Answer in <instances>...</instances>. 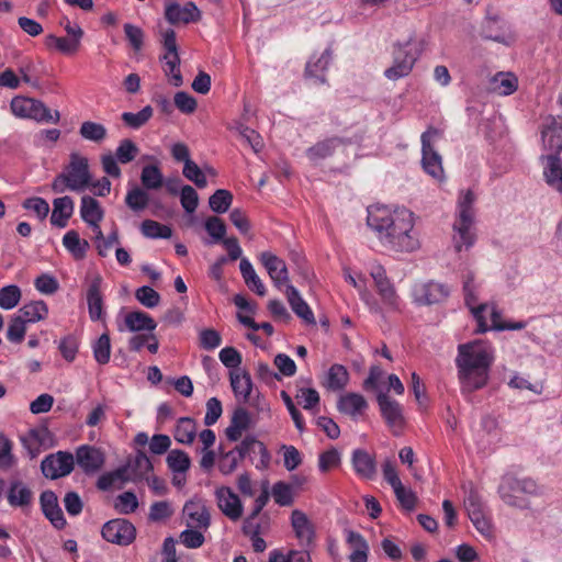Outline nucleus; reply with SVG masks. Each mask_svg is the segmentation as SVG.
<instances>
[{
  "mask_svg": "<svg viewBox=\"0 0 562 562\" xmlns=\"http://www.w3.org/2000/svg\"><path fill=\"white\" fill-rule=\"evenodd\" d=\"M367 224L391 251L413 252L420 246L414 213L406 207L370 206Z\"/></svg>",
  "mask_w": 562,
  "mask_h": 562,
  "instance_id": "nucleus-1",
  "label": "nucleus"
},
{
  "mask_svg": "<svg viewBox=\"0 0 562 562\" xmlns=\"http://www.w3.org/2000/svg\"><path fill=\"white\" fill-rule=\"evenodd\" d=\"M456 367L461 394L469 398L486 386L494 362V348L487 341L474 340L458 346Z\"/></svg>",
  "mask_w": 562,
  "mask_h": 562,
  "instance_id": "nucleus-2",
  "label": "nucleus"
},
{
  "mask_svg": "<svg viewBox=\"0 0 562 562\" xmlns=\"http://www.w3.org/2000/svg\"><path fill=\"white\" fill-rule=\"evenodd\" d=\"M475 195L472 190L461 192L457 202V214L453 222V243L458 252L471 248L475 240Z\"/></svg>",
  "mask_w": 562,
  "mask_h": 562,
  "instance_id": "nucleus-3",
  "label": "nucleus"
},
{
  "mask_svg": "<svg viewBox=\"0 0 562 562\" xmlns=\"http://www.w3.org/2000/svg\"><path fill=\"white\" fill-rule=\"evenodd\" d=\"M423 52L424 41H418L413 36L404 43H395L392 50L393 64L384 70V76L389 80L407 77Z\"/></svg>",
  "mask_w": 562,
  "mask_h": 562,
  "instance_id": "nucleus-4",
  "label": "nucleus"
},
{
  "mask_svg": "<svg viewBox=\"0 0 562 562\" xmlns=\"http://www.w3.org/2000/svg\"><path fill=\"white\" fill-rule=\"evenodd\" d=\"M91 175L86 157L71 154L69 165L65 171L55 177L52 190L55 193H64L66 190L81 192L90 187Z\"/></svg>",
  "mask_w": 562,
  "mask_h": 562,
  "instance_id": "nucleus-5",
  "label": "nucleus"
},
{
  "mask_svg": "<svg viewBox=\"0 0 562 562\" xmlns=\"http://www.w3.org/2000/svg\"><path fill=\"white\" fill-rule=\"evenodd\" d=\"M538 493L539 487L536 481L509 473L503 475L498 486V494L503 502L517 508H527L529 502L526 496H536Z\"/></svg>",
  "mask_w": 562,
  "mask_h": 562,
  "instance_id": "nucleus-6",
  "label": "nucleus"
},
{
  "mask_svg": "<svg viewBox=\"0 0 562 562\" xmlns=\"http://www.w3.org/2000/svg\"><path fill=\"white\" fill-rule=\"evenodd\" d=\"M10 109L14 116L34 120L38 123L57 124L60 120V113L57 110L53 112L42 101L29 97H14L11 100Z\"/></svg>",
  "mask_w": 562,
  "mask_h": 562,
  "instance_id": "nucleus-7",
  "label": "nucleus"
},
{
  "mask_svg": "<svg viewBox=\"0 0 562 562\" xmlns=\"http://www.w3.org/2000/svg\"><path fill=\"white\" fill-rule=\"evenodd\" d=\"M440 136L441 132L432 126L428 127L420 136L423 168L436 179H441L443 175L441 156L434 148L435 140Z\"/></svg>",
  "mask_w": 562,
  "mask_h": 562,
  "instance_id": "nucleus-8",
  "label": "nucleus"
},
{
  "mask_svg": "<svg viewBox=\"0 0 562 562\" xmlns=\"http://www.w3.org/2000/svg\"><path fill=\"white\" fill-rule=\"evenodd\" d=\"M102 538L113 544L127 547L136 539V528L127 519L115 518L106 521L101 529Z\"/></svg>",
  "mask_w": 562,
  "mask_h": 562,
  "instance_id": "nucleus-9",
  "label": "nucleus"
},
{
  "mask_svg": "<svg viewBox=\"0 0 562 562\" xmlns=\"http://www.w3.org/2000/svg\"><path fill=\"white\" fill-rule=\"evenodd\" d=\"M381 416L394 436H400L405 427L403 405L391 398L387 394L380 392L376 395Z\"/></svg>",
  "mask_w": 562,
  "mask_h": 562,
  "instance_id": "nucleus-10",
  "label": "nucleus"
},
{
  "mask_svg": "<svg viewBox=\"0 0 562 562\" xmlns=\"http://www.w3.org/2000/svg\"><path fill=\"white\" fill-rule=\"evenodd\" d=\"M75 467V457L68 451H57L46 456L41 469L45 477L56 480L70 474Z\"/></svg>",
  "mask_w": 562,
  "mask_h": 562,
  "instance_id": "nucleus-11",
  "label": "nucleus"
},
{
  "mask_svg": "<svg viewBox=\"0 0 562 562\" xmlns=\"http://www.w3.org/2000/svg\"><path fill=\"white\" fill-rule=\"evenodd\" d=\"M474 277L472 273H468L463 281V294H464V303L470 308L471 314L476 321L477 327L476 333L483 334L488 330V324L485 318V312L487 311L490 304L483 303L477 304V295L476 288L474 285Z\"/></svg>",
  "mask_w": 562,
  "mask_h": 562,
  "instance_id": "nucleus-12",
  "label": "nucleus"
},
{
  "mask_svg": "<svg viewBox=\"0 0 562 562\" xmlns=\"http://www.w3.org/2000/svg\"><path fill=\"white\" fill-rule=\"evenodd\" d=\"M482 33L485 38L504 45H510L515 41L509 23L497 13H487Z\"/></svg>",
  "mask_w": 562,
  "mask_h": 562,
  "instance_id": "nucleus-13",
  "label": "nucleus"
},
{
  "mask_svg": "<svg viewBox=\"0 0 562 562\" xmlns=\"http://www.w3.org/2000/svg\"><path fill=\"white\" fill-rule=\"evenodd\" d=\"M370 274L383 304L390 308L396 310L398 307V296L386 276L385 269L380 265H375L371 268Z\"/></svg>",
  "mask_w": 562,
  "mask_h": 562,
  "instance_id": "nucleus-14",
  "label": "nucleus"
},
{
  "mask_svg": "<svg viewBox=\"0 0 562 562\" xmlns=\"http://www.w3.org/2000/svg\"><path fill=\"white\" fill-rule=\"evenodd\" d=\"M165 19L172 25L179 23L189 24L200 21L201 11L192 1L187 2L182 7L179 3L170 2L166 4Z\"/></svg>",
  "mask_w": 562,
  "mask_h": 562,
  "instance_id": "nucleus-15",
  "label": "nucleus"
},
{
  "mask_svg": "<svg viewBox=\"0 0 562 562\" xmlns=\"http://www.w3.org/2000/svg\"><path fill=\"white\" fill-rule=\"evenodd\" d=\"M75 461L86 474H93L102 469L105 457L100 449L82 445L76 450Z\"/></svg>",
  "mask_w": 562,
  "mask_h": 562,
  "instance_id": "nucleus-16",
  "label": "nucleus"
},
{
  "mask_svg": "<svg viewBox=\"0 0 562 562\" xmlns=\"http://www.w3.org/2000/svg\"><path fill=\"white\" fill-rule=\"evenodd\" d=\"M259 261L278 289L289 284V271L283 259L270 251H263L259 255Z\"/></svg>",
  "mask_w": 562,
  "mask_h": 562,
  "instance_id": "nucleus-17",
  "label": "nucleus"
},
{
  "mask_svg": "<svg viewBox=\"0 0 562 562\" xmlns=\"http://www.w3.org/2000/svg\"><path fill=\"white\" fill-rule=\"evenodd\" d=\"M450 294L447 285L434 281L419 284L414 290L416 302L431 305L443 302Z\"/></svg>",
  "mask_w": 562,
  "mask_h": 562,
  "instance_id": "nucleus-18",
  "label": "nucleus"
},
{
  "mask_svg": "<svg viewBox=\"0 0 562 562\" xmlns=\"http://www.w3.org/2000/svg\"><path fill=\"white\" fill-rule=\"evenodd\" d=\"M217 505L222 513L231 520L236 521L243 515V504L232 488L222 486L215 492Z\"/></svg>",
  "mask_w": 562,
  "mask_h": 562,
  "instance_id": "nucleus-19",
  "label": "nucleus"
},
{
  "mask_svg": "<svg viewBox=\"0 0 562 562\" xmlns=\"http://www.w3.org/2000/svg\"><path fill=\"white\" fill-rule=\"evenodd\" d=\"M41 508L44 516L52 522L56 529H64L67 521L64 513L58 505V499L53 491H44L40 496Z\"/></svg>",
  "mask_w": 562,
  "mask_h": 562,
  "instance_id": "nucleus-20",
  "label": "nucleus"
},
{
  "mask_svg": "<svg viewBox=\"0 0 562 562\" xmlns=\"http://www.w3.org/2000/svg\"><path fill=\"white\" fill-rule=\"evenodd\" d=\"M235 449L243 459L250 457L252 453H258L260 456V460L256 464L257 469L263 470L270 465L271 456L267 447L263 445V442L257 440L254 437H245L241 442L235 447Z\"/></svg>",
  "mask_w": 562,
  "mask_h": 562,
  "instance_id": "nucleus-21",
  "label": "nucleus"
},
{
  "mask_svg": "<svg viewBox=\"0 0 562 562\" xmlns=\"http://www.w3.org/2000/svg\"><path fill=\"white\" fill-rule=\"evenodd\" d=\"M543 146L552 151L551 155H560L562 151V124L554 117L548 116L541 128Z\"/></svg>",
  "mask_w": 562,
  "mask_h": 562,
  "instance_id": "nucleus-22",
  "label": "nucleus"
},
{
  "mask_svg": "<svg viewBox=\"0 0 562 562\" xmlns=\"http://www.w3.org/2000/svg\"><path fill=\"white\" fill-rule=\"evenodd\" d=\"M355 473L363 480H373L376 475V461L373 454L363 449H355L351 453Z\"/></svg>",
  "mask_w": 562,
  "mask_h": 562,
  "instance_id": "nucleus-23",
  "label": "nucleus"
},
{
  "mask_svg": "<svg viewBox=\"0 0 562 562\" xmlns=\"http://www.w3.org/2000/svg\"><path fill=\"white\" fill-rule=\"evenodd\" d=\"M102 278L95 276L89 283L87 289V304L90 319L92 322L103 318V295L101 293Z\"/></svg>",
  "mask_w": 562,
  "mask_h": 562,
  "instance_id": "nucleus-24",
  "label": "nucleus"
},
{
  "mask_svg": "<svg viewBox=\"0 0 562 562\" xmlns=\"http://www.w3.org/2000/svg\"><path fill=\"white\" fill-rule=\"evenodd\" d=\"M292 528L301 546L310 548L314 543L315 530L307 516L301 510H293L291 515Z\"/></svg>",
  "mask_w": 562,
  "mask_h": 562,
  "instance_id": "nucleus-25",
  "label": "nucleus"
},
{
  "mask_svg": "<svg viewBox=\"0 0 562 562\" xmlns=\"http://www.w3.org/2000/svg\"><path fill=\"white\" fill-rule=\"evenodd\" d=\"M543 177L547 184L559 193H562V161L559 155L542 157Z\"/></svg>",
  "mask_w": 562,
  "mask_h": 562,
  "instance_id": "nucleus-26",
  "label": "nucleus"
},
{
  "mask_svg": "<svg viewBox=\"0 0 562 562\" xmlns=\"http://www.w3.org/2000/svg\"><path fill=\"white\" fill-rule=\"evenodd\" d=\"M7 501L12 507L24 508L32 504L33 492L23 481L14 479L7 490Z\"/></svg>",
  "mask_w": 562,
  "mask_h": 562,
  "instance_id": "nucleus-27",
  "label": "nucleus"
},
{
  "mask_svg": "<svg viewBox=\"0 0 562 562\" xmlns=\"http://www.w3.org/2000/svg\"><path fill=\"white\" fill-rule=\"evenodd\" d=\"M74 206V201L68 195L55 199L53 201L50 224L58 228L66 227L68 225L69 218L72 216Z\"/></svg>",
  "mask_w": 562,
  "mask_h": 562,
  "instance_id": "nucleus-28",
  "label": "nucleus"
},
{
  "mask_svg": "<svg viewBox=\"0 0 562 562\" xmlns=\"http://www.w3.org/2000/svg\"><path fill=\"white\" fill-rule=\"evenodd\" d=\"M346 543L351 553L349 562H367L369 555V544L364 537L355 530H346Z\"/></svg>",
  "mask_w": 562,
  "mask_h": 562,
  "instance_id": "nucleus-29",
  "label": "nucleus"
},
{
  "mask_svg": "<svg viewBox=\"0 0 562 562\" xmlns=\"http://www.w3.org/2000/svg\"><path fill=\"white\" fill-rule=\"evenodd\" d=\"M288 302L292 311L307 324H315V316L310 305L303 300L300 292L292 284L286 285Z\"/></svg>",
  "mask_w": 562,
  "mask_h": 562,
  "instance_id": "nucleus-30",
  "label": "nucleus"
},
{
  "mask_svg": "<svg viewBox=\"0 0 562 562\" xmlns=\"http://www.w3.org/2000/svg\"><path fill=\"white\" fill-rule=\"evenodd\" d=\"M250 426V415L243 408L238 407L235 409L229 426L225 430V435L229 441H238L243 432L246 431Z\"/></svg>",
  "mask_w": 562,
  "mask_h": 562,
  "instance_id": "nucleus-31",
  "label": "nucleus"
},
{
  "mask_svg": "<svg viewBox=\"0 0 562 562\" xmlns=\"http://www.w3.org/2000/svg\"><path fill=\"white\" fill-rule=\"evenodd\" d=\"M124 327L130 331H154L157 327L156 321L143 311L128 312L124 317Z\"/></svg>",
  "mask_w": 562,
  "mask_h": 562,
  "instance_id": "nucleus-32",
  "label": "nucleus"
},
{
  "mask_svg": "<svg viewBox=\"0 0 562 562\" xmlns=\"http://www.w3.org/2000/svg\"><path fill=\"white\" fill-rule=\"evenodd\" d=\"M337 408L342 414L356 417L368 408V403L361 394L347 393L340 396Z\"/></svg>",
  "mask_w": 562,
  "mask_h": 562,
  "instance_id": "nucleus-33",
  "label": "nucleus"
},
{
  "mask_svg": "<svg viewBox=\"0 0 562 562\" xmlns=\"http://www.w3.org/2000/svg\"><path fill=\"white\" fill-rule=\"evenodd\" d=\"M341 144L342 139L337 136L323 139L307 148L306 156L311 161L316 162L330 157L335 153L336 148Z\"/></svg>",
  "mask_w": 562,
  "mask_h": 562,
  "instance_id": "nucleus-34",
  "label": "nucleus"
},
{
  "mask_svg": "<svg viewBox=\"0 0 562 562\" xmlns=\"http://www.w3.org/2000/svg\"><path fill=\"white\" fill-rule=\"evenodd\" d=\"M333 52L326 48L319 57L314 60V57L306 64L305 76L316 79L319 83H325V71L327 70L331 60Z\"/></svg>",
  "mask_w": 562,
  "mask_h": 562,
  "instance_id": "nucleus-35",
  "label": "nucleus"
},
{
  "mask_svg": "<svg viewBox=\"0 0 562 562\" xmlns=\"http://www.w3.org/2000/svg\"><path fill=\"white\" fill-rule=\"evenodd\" d=\"M80 215L88 225L98 227L103 218V211L94 198L85 195L81 198Z\"/></svg>",
  "mask_w": 562,
  "mask_h": 562,
  "instance_id": "nucleus-36",
  "label": "nucleus"
},
{
  "mask_svg": "<svg viewBox=\"0 0 562 562\" xmlns=\"http://www.w3.org/2000/svg\"><path fill=\"white\" fill-rule=\"evenodd\" d=\"M231 385L237 398H241L245 403L249 401L252 391V381L247 371L231 372Z\"/></svg>",
  "mask_w": 562,
  "mask_h": 562,
  "instance_id": "nucleus-37",
  "label": "nucleus"
},
{
  "mask_svg": "<svg viewBox=\"0 0 562 562\" xmlns=\"http://www.w3.org/2000/svg\"><path fill=\"white\" fill-rule=\"evenodd\" d=\"M491 90L499 95H510L518 88V79L512 72H497L491 79Z\"/></svg>",
  "mask_w": 562,
  "mask_h": 562,
  "instance_id": "nucleus-38",
  "label": "nucleus"
},
{
  "mask_svg": "<svg viewBox=\"0 0 562 562\" xmlns=\"http://www.w3.org/2000/svg\"><path fill=\"white\" fill-rule=\"evenodd\" d=\"M239 269L246 285L259 296H265L267 289L247 258L240 259Z\"/></svg>",
  "mask_w": 562,
  "mask_h": 562,
  "instance_id": "nucleus-39",
  "label": "nucleus"
},
{
  "mask_svg": "<svg viewBox=\"0 0 562 562\" xmlns=\"http://www.w3.org/2000/svg\"><path fill=\"white\" fill-rule=\"evenodd\" d=\"M196 423L191 417H180L177 420L173 438L182 445H191L196 437Z\"/></svg>",
  "mask_w": 562,
  "mask_h": 562,
  "instance_id": "nucleus-40",
  "label": "nucleus"
},
{
  "mask_svg": "<svg viewBox=\"0 0 562 562\" xmlns=\"http://www.w3.org/2000/svg\"><path fill=\"white\" fill-rule=\"evenodd\" d=\"M349 382V373L345 366L335 363L326 374L324 385L331 391H341Z\"/></svg>",
  "mask_w": 562,
  "mask_h": 562,
  "instance_id": "nucleus-41",
  "label": "nucleus"
},
{
  "mask_svg": "<svg viewBox=\"0 0 562 562\" xmlns=\"http://www.w3.org/2000/svg\"><path fill=\"white\" fill-rule=\"evenodd\" d=\"M63 245L77 260L83 259L89 248L88 241L81 239L78 232L74 229L64 235Z\"/></svg>",
  "mask_w": 562,
  "mask_h": 562,
  "instance_id": "nucleus-42",
  "label": "nucleus"
},
{
  "mask_svg": "<svg viewBox=\"0 0 562 562\" xmlns=\"http://www.w3.org/2000/svg\"><path fill=\"white\" fill-rule=\"evenodd\" d=\"M183 514L196 527L207 528L210 526V514L204 505L199 502L189 501L183 507Z\"/></svg>",
  "mask_w": 562,
  "mask_h": 562,
  "instance_id": "nucleus-43",
  "label": "nucleus"
},
{
  "mask_svg": "<svg viewBox=\"0 0 562 562\" xmlns=\"http://www.w3.org/2000/svg\"><path fill=\"white\" fill-rule=\"evenodd\" d=\"M18 315L26 323H35L47 317L48 307L44 301H35L23 305Z\"/></svg>",
  "mask_w": 562,
  "mask_h": 562,
  "instance_id": "nucleus-44",
  "label": "nucleus"
},
{
  "mask_svg": "<svg viewBox=\"0 0 562 562\" xmlns=\"http://www.w3.org/2000/svg\"><path fill=\"white\" fill-rule=\"evenodd\" d=\"M125 204L133 212H142L149 204V194L146 189L134 186L125 195Z\"/></svg>",
  "mask_w": 562,
  "mask_h": 562,
  "instance_id": "nucleus-45",
  "label": "nucleus"
},
{
  "mask_svg": "<svg viewBox=\"0 0 562 562\" xmlns=\"http://www.w3.org/2000/svg\"><path fill=\"white\" fill-rule=\"evenodd\" d=\"M162 70L168 77L169 82L173 87H180L183 85V78L180 71V57L179 55L161 56Z\"/></svg>",
  "mask_w": 562,
  "mask_h": 562,
  "instance_id": "nucleus-46",
  "label": "nucleus"
},
{
  "mask_svg": "<svg viewBox=\"0 0 562 562\" xmlns=\"http://www.w3.org/2000/svg\"><path fill=\"white\" fill-rule=\"evenodd\" d=\"M140 182L146 190H158L164 186V175L157 165H146L142 169Z\"/></svg>",
  "mask_w": 562,
  "mask_h": 562,
  "instance_id": "nucleus-47",
  "label": "nucleus"
},
{
  "mask_svg": "<svg viewBox=\"0 0 562 562\" xmlns=\"http://www.w3.org/2000/svg\"><path fill=\"white\" fill-rule=\"evenodd\" d=\"M79 134L86 140L100 144L106 138L108 131L101 123L85 121L80 125Z\"/></svg>",
  "mask_w": 562,
  "mask_h": 562,
  "instance_id": "nucleus-48",
  "label": "nucleus"
},
{
  "mask_svg": "<svg viewBox=\"0 0 562 562\" xmlns=\"http://www.w3.org/2000/svg\"><path fill=\"white\" fill-rule=\"evenodd\" d=\"M128 468L133 474V482L143 479L153 471V463L144 451H137L135 457L128 461Z\"/></svg>",
  "mask_w": 562,
  "mask_h": 562,
  "instance_id": "nucleus-49",
  "label": "nucleus"
},
{
  "mask_svg": "<svg viewBox=\"0 0 562 562\" xmlns=\"http://www.w3.org/2000/svg\"><path fill=\"white\" fill-rule=\"evenodd\" d=\"M140 232L145 237L151 239H168L172 235V229L168 225L161 224L154 220L143 221L140 224Z\"/></svg>",
  "mask_w": 562,
  "mask_h": 562,
  "instance_id": "nucleus-50",
  "label": "nucleus"
},
{
  "mask_svg": "<svg viewBox=\"0 0 562 562\" xmlns=\"http://www.w3.org/2000/svg\"><path fill=\"white\" fill-rule=\"evenodd\" d=\"M46 45L48 47H55L58 52L65 55H74L78 52L80 42L66 36L58 37L55 35H48L46 37Z\"/></svg>",
  "mask_w": 562,
  "mask_h": 562,
  "instance_id": "nucleus-51",
  "label": "nucleus"
},
{
  "mask_svg": "<svg viewBox=\"0 0 562 562\" xmlns=\"http://www.w3.org/2000/svg\"><path fill=\"white\" fill-rule=\"evenodd\" d=\"M153 113V108L146 105L137 113L124 112L121 119L128 127L138 130L151 119Z\"/></svg>",
  "mask_w": 562,
  "mask_h": 562,
  "instance_id": "nucleus-52",
  "label": "nucleus"
},
{
  "mask_svg": "<svg viewBox=\"0 0 562 562\" xmlns=\"http://www.w3.org/2000/svg\"><path fill=\"white\" fill-rule=\"evenodd\" d=\"M167 465L175 473H184L191 465V460L187 452L175 449L167 456Z\"/></svg>",
  "mask_w": 562,
  "mask_h": 562,
  "instance_id": "nucleus-53",
  "label": "nucleus"
},
{
  "mask_svg": "<svg viewBox=\"0 0 562 562\" xmlns=\"http://www.w3.org/2000/svg\"><path fill=\"white\" fill-rule=\"evenodd\" d=\"M93 357L99 364H106L111 357V340L108 333H103L92 345Z\"/></svg>",
  "mask_w": 562,
  "mask_h": 562,
  "instance_id": "nucleus-54",
  "label": "nucleus"
},
{
  "mask_svg": "<svg viewBox=\"0 0 562 562\" xmlns=\"http://www.w3.org/2000/svg\"><path fill=\"white\" fill-rule=\"evenodd\" d=\"M233 202V194L225 189L216 190L209 199L210 207L213 212L225 213Z\"/></svg>",
  "mask_w": 562,
  "mask_h": 562,
  "instance_id": "nucleus-55",
  "label": "nucleus"
},
{
  "mask_svg": "<svg viewBox=\"0 0 562 562\" xmlns=\"http://www.w3.org/2000/svg\"><path fill=\"white\" fill-rule=\"evenodd\" d=\"M21 300V290L18 285L11 284L0 289V307L3 310L14 308Z\"/></svg>",
  "mask_w": 562,
  "mask_h": 562,
  "instance_id": "nucleus-56",
  "label": "nucleus"
},
{
  "mask_svg": "<svg viewBox=\"0 0 562 562\" xmlns=\"http://www.w3.org/2000/svg\"><path fill=\"white\" fill-rule=\"evenodd\" d=\"M243 460L240 454L236 451V449H232L228 452L222 453L220 456L217 467L222 474L228 475L232 474L238 467V463Z\"/></svg>",
  "mask_w": 562,
  "mask_h": 562,
  "instance_id": "nucleus-57",
  "label": "nucleus"
},
{
  "mask_svg": "<svg viewBox=\"0 0 562 562\" xmlns=\"http://www.w3.org/2000/svg\"><path fill=\"white\" fill-rule=\"evenodd\" d=\"M272 497L280 506H290L293 504L292 486L283 481H279L272 486Z\"/></svg>",
  "mask_w": 562,
  "mask_h": 562,
  "instance_id": "nucleus-58",
  "label": "nucleus"
},
{
  "mask_svg": "<svg viewBox=\"0 0 562 562\" xmlns=\"http://www.w3.org/2000/svg\"><path fill=\"white\" fill-rule=\"evenodd\" d=\"M138 151L139 149L136 144L128 138H125L120 142L115 150V157L119 162L128 164L136 158Z\"/></svg>",
  "mask_w": 562,
  "mask_h": 562,
  "instance_id": "nucleus-59",
  "label": "nucleus"
},
{
  "mask_svg": "<svg viewBox=\"0 0 562 562\" xmlns=\"http://www.w3.org/2000/svg\"><path fill=\"white\" fill-rule=\"evenodd\" d=\"M13 442L3 434H0V469L8 470L15 463L13 456Z\"/></svg>",
  "mask_w": 562,
  "mask_h": 562,
  "instance_id": "nucleus-60",
  "label": "nucleus"
},
{
  "mask_svg": "<svg viewBox=\"0 0 562 562\" xmlns=\"http://www.w3.org/2000/svg\"><path fill=\"white\" fill-rule=\"evenodd\" d=\"M138 507V501L135 493L127 491L120 494L115 499V509L123 515L134 513Z\"/></svg>",
  "mask_w": 562,
  "mask_h": 562,
  "instance_id": "nucleus-61",
  "label": "nucleus"
},
{
  "mask_svg": "<svg viewBox=\"0 0 562 562\" xmlns=\"http://www.w3.org/2000/svg\"><path fill=\"white\" fill-rule=\"evenodd\" d=\"M182 175L200 189H203L207 186V180L204 172L193 160L187 161V164L183 166Z\"/></svg>",
  "mask_w": 562,
  "mask_h": 562,
  "instance_id": "nucleus-62",
  "label": "nucleus"
},
{
  "mask_svg": "<svg viewBox=\"0 0 562 562\" xmlns=\"http://www.w3.org/2000/svg\"><path fill=\"white\" fill-rule=\"evenodd\" d=\"M25 324L26 322L20 315L12 317L7 330V339L14 344L22 342L26 333Z\"/></svg>",
  "mask_w": 562,
  "mask_h": 562,
  "instance_id": "nucleus-63",
  "label": "nucleus"
},
{
  "mask_svg": "<svg viewBox=\"0 0 562 562\" xmlns=\"http://www.w3.org/2000/svg\"><path fill=\"white\" fill-rule=\"evenodd\" d=\"M136 300L147 308H154L160 303V294L148 285H143L135 291Z\"/></svg>",
  "mask_w": 562,
  "mask_h": 562,
  "instance_id": "nucleus-64",
  "label": "nucleus"
}]
</instances>
